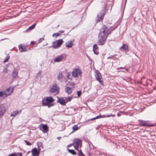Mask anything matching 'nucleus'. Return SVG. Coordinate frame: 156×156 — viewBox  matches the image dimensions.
I'll return each instance as SVG.
<instances>
[{
	"instance_id": "obj_15",
	"label": "nucleus",
	"mask_w": 156,
	"mask_h": 156,
	"mask_svg": "<svg viewBox=\"0 0 156 156\" xmlns=\"http://www.w3.org/2000/svg\"><path fill=\"white\" fill-rule=\"evenodd\" d=\"M21 110H20L19 111H18L17 110L14 111L12 112L10 115L14 117L18 114L19 113H20L21 112Z\"/></svg>"
},
{
	"instance_id": "obj_5",
	"label": "nucleus",
	"mask_w": 156,
	"mask_h": 156,
	"mask_svg": "<svg viewBox=\"0 0 156 156\" xmlns=\"http://www.w3.org/2000/svg\"><path fill=\"white\" fill-rule=\"evenodd\" d=\"M105 12L104 11H102L97 15L96 18V21L97 23L102 21L105 15Z\"/></svg>"
},
{
	"instance_id": "obj_41",
	"label": "nucleus",
	"mask_w": 156,
	"mask_h": 156,
	"mask_svg": "<svg viewBox=\"0 0 156 156\" xmlns=\"http://www.w3.org/2000/svg\"><path fill=\"white\" fill-rule=\"evenodd\" d=\"M9 156H17V155L14 154H10Z\"/></svg>"
},
{
	"instance_id": "obj_50",
	"label": "nucleus",
	"mask_w": 156,
	"mask_h": 156,
	"mask_svg": "<svg viewBox=\"0 0 156 156\" xmlns=\"http://www.w3.org/2000/svg\"><path fill=\"white\" fill-rule=\"evenodd\" d=\"M126 72H127L128 71V70L127 69H126Z\"/></svg>"
},
{
	"instance_id": "obj_45",
	"label": "nucleus",
	"mask_w": 156,
	"mask_h": 156,
	"mask_svg": "<svg viewBox=\"0 0 156 156\" xmlns=\"http://www.w3.org/2000/svg\"><path fill=\"white\" fill-rule=\"evenodd\" d=\"M19 156H22V154L21 153H20L19 154Z\"/></svg>"
},
{
	"instance_id": "obj_31",
	"label": "nucleus",
	"mask_w": 156,
	"mask_h": 156,
	"mask_svg": "<svg viewBox=\"0 0 156 156\" xmlns=\"http://www.w3.org/2000/svg\"><path fill=\"white\" fill-rule=\"evenodd\" d=\"M71 76L70 74L68 72H67V77L68 79H70L71 80H72V78H70V76Z\"/></svg>"
},
{
	"instance_id": "obj_1",
	"label": "nucleus",
	"mask_w": 156,
	"mask_h": 156,
	"mask_svg": "<svg viewBox=\"0 0 156 156\" xmlns=\"http://www.w3.org/2000/svg\"><path fill=\"white\" fill-rule=\"evenodd\" d=\"M117 27H114L113 28L109 29L105 25L102 26L101 29L98 35V43L99 45H102L104 44L109 34L113 30L116 29Z\"/></svg>"
},
{
	"instance_id": "obj_21",
	"label": "nucleus",
	"mask_w": 156,
	"mask_h": 156,
	"mask_svg": "<svg viewBox=\"0 0 156 156\" xmlns=\"http://www.w3.org/2000/svg\"><path fill=\"white\" fill-rule=\"evenodd\" d=\"M79 129V127L77 126V125H74L72 127V129L74 130L71 133H73L74 131L77 130Z\"/></svg>"
},
{
	"instance_id": "obj_11",
	"label": "nucleus",
	"mask_w": 156,
	"mask_h": 156,
	"mask_svg": "<svg viewBox=\"0 0 156 156\" xmlns=\"http://www.w3.org/2000/svg\"><path fill=\"white\" fill-rule=\"evenodd\" d=\"M99 49V48L97 44H95L93 45V51L94 54L98 55L99 52L98 50Z\"/></svg>"
},
{
	"instance_id": "obj_16",
	"label": "nucleus",
	"mask_w": 156,
	"mask_h": 156,
	"mask_svg": "<svg viewBox=\"0 0 156 156\" xmlns=\"http://www.w3.org/2000/svg\"><path fill=\"white\" fill-rule=\"evenodd\" d=\"M57 101L62 105H64L65 104V99L63 98H58Z\"/></svg>"
},
{
	"instance_id": "obj_18",
	"label": "nucleus",
	"mask_w": 156,
	"mask_h": 156,
	"mask_svg": "<svg viewBox=\"0 0 156 156\" xmlns=\"http://www.w3.org/2000/svg\"><path fill=\"white\" fill-rule=\"evenodd\" d=\"M72 89L71 87H67L65 88V91L68 94H71L72 92Z\"/></svg>"
},
{
	"instance_id": "obj_43",
	"label": "nucleus",
	"mask_w": 156,
	"mask_h": 156,
	"mask_svg": "<svg viewBox=\"0 0 156 156\" xmlns=\"http://www.w3.org/2000/svg\"><path fill=\"white\" fill-rule=\"evenodd\" d=\"M79 156H85L84 155L83 153H81L80 154H79Z\"/></svg>"
},
{
	"instance_id": "obj_44",
	"label": "nucleus",
	"mask_w": 156,
	"mask_h": 156,
	"mask_svg": "<svg viewBox=\"0 0 156 156\" xmlns=\"http://www.w3.org/2000/svg\"><path fill=\"white\" fill-rule=\"evenodd\" d=\"M72 145H73V144H70L67 146V147H68L70 146H72Z\"/></svg>"
},
{
	"instance_id": "obj_19",
	"label": "nucleus",
	"mask_w": 156,
	"mask_h": 156,
	"mask_svg": "<svg viewBox=\"0 0 156 156\" xmlns=\"http://www.w3.org/2000/svg\"><path fill=\"white\" fill-rule=\"evenodd\" d=\"M63 75L62 73H59L58 74L57 76V78L58 80L60 81L61 82L62 81V79Z\"/></svg>"
},
{
	"instance_id": "obj_46",
	"label": "nucleus",
	"mask_w": 156,
	"mask_h": 156,
	"mask_svg": "<svg viewBox=\"0 0 156 156\" xmlns=\"http://www.w3.org/2000/svg\"><path fill=\"white\" fill-rule=\"evenodd\" d=\"M57 138L58 140H59V139H60L61 138V137H57Z\"/></svg>"
},
{
	"instance_id": "obj_4",
	"label": "nucleus",
	"mask_w": 156,
	"mask_h": 156,
	"mask_svg": "<svg viewBox=\"0 0 156 156\" xmlns=\"http://www.w3.org/2000/svg\"><path fill=\"white\" fill-rule=\"evenodd\" d=\"M73 144L75 149L77 150L78 149L80 145V147L81 146L82 141L78 139H75L74 140Z\"/></svg>"
},
{
	"instance_id": "obj_22",
	"label": "nucleus",
	"mask_w": 156,
	"mask_h": 156,
	"mask_svg": "<svg viewBox=\"0 0 156 156\" xmlns=\"http://www.w3.org/2000/svg\"><path fill=\"white\" fill-rule=\"evenodd\" d=\"M36 25V24H34L31 26H30L27 30V31H28L29 30H31L34 28L35 26Z\"/></svg>"
},
{
	"instance_id": "obj_28",
	"label": "nucleus",
	"mask_w": 156,
	"mask_h": 156,
	"mask_svg": "<svg viewBox=\"0 0 156 156\" xmlns=\"http://www.w3.org/2000/svg\"><path fill=\"white\" fill-rule=\"evenodd\" d=\"M68 150L69 153H71L72 154L75 155L76 154V152L73 150L68 149Z\"/></svg>"
},
{
	"instance_id": "obj_29",
	"label": "nucleus",
	"mask_w": 156,
	"mask_h": 156,
	"mask_svg": "<svg viewBox=\"0 0 156 156\" xmlns=\"http://www.w3.org/2000/svg\"><path fill=\"white\" fill-rule=\"evenodd\" d=\"M121 48L124 50H127L128 49V46L126 44H123Z\"/></svg>"
},
{
	"instance_id": "obj_25",
	"label": "nucleus",
	"mask_w": 156,
	"mask_h": 156,
	"mask_svg": "<svg viewBox=\"0 0 156 156\" xmlns=\"http://www.w3.org/2000/svg\"><path fill=\"white\" fill-rule=\"evenodd\" d=\"M52 45L50 47H49V48H50L51 47H53V48H58L59 47L57 46V43H56L55 42H53L52 44Z\"/></svg>"
},
{
	"instance_id": "obj_3",
	"label": "nucleus",
	"mask_w": 156,
	"mask_h": 156,
	"mask_svg": "<svg viewBox=\"0 0 156 156\" xmlns=\"http://www.w3.org/2000/svg\"><path fill=\"white\" fill-rule=\"evenodd\" d=\"M82 72L81 70L77 68L73 69L72 72V76L75 78L78 77L79 76L81 77L82 76Z\"/></svg>"
},
{
	"instance_id": "obj_48",
	"label": "nucleus",
	"mask_w": 156,
	"mask_h": 156,
	"mask_svg": "<svg viewBox=\"0 0 156 156\" xmlns=\"http://www.w3.org/2000/svg\"><path fill=\"white\" fill-rule=\"evenodd\" d=\"M106 117H110V115H107L106 116Z\"/></svg>"
},
{
	"instance_id": "obj_26",
	"label": "nucleus",
	"mask_w": 156,
	"mask_h": 156,
	"mask_svg": "<svg viewBox=\"0 0 156 156\" xmlns=\"http://www.w3.org/2000/svg\"><path fill=\"white\" fill-rule=\"evenodd\" d=\"M100 117H101L100 116V115H98V116H96V117L94 118H93L90 119H88V120H87L86 122H89L90 121H93V120H94L95 119L100 118Z\"/></svg>"
},
{
	"instance_id": "obj_8",
	"label": "nucleus",
	"mask_w": 156,
	"mask_h": 156,
	"mask_svg": "<svg viewBox=\"0 0 156 156\" xmlns=\"http://www.w3.org/2000/svg\"><path fill=\"white\" fill-rule=\"evenodd\" d=\"M14 88L12 87H10L7 89L5 93V97H6L9 95L12 92Z\"/></svg>"
},
{
	"instance_id": "obj_24",
	"label": "nucleus",
	"mask_w": 156,
	"mask_h": 156,
	"mask_svg": "<svg viewBox=\"0 0 156 156\" xmlns=\"http://www.w3.org/2000/svg\"><path fill=\"white\" fill-rule=\"evenodd\" d=\"M18 74V72L15 70H13L12 73V76L13 77H16Z\"/></svg>"
},
{
	"instance_id": "obj_30",
	"label": "nucleus",
	"mask_w": 156,
	"mask_h": 156,
	"mask_svg": "<svg viewBox=\"0 0 156 156\" xmlns=\"http://www.w3.org/2000/svg\"><path fill=\"white\" fill-rule=\"evenodd\" d=\"M24 141L26 143L27 145L30 146L31 145V144L29 141L27 140H24Z\"/></svg>"
},
{
	"instance_id": "obj_2",
	"label": "nucleus",
	"mask_w": 156,
	"mask_h": 156,
	"mask_svg": "<svg viewBox=\"0 0 156 156\" xmlns=\"http://www.w3.org/2000/svg\"><path fill=\"white\" fill-rule=\"evenodd\" d=\"M94 76L96 80L98 81L101 84L103 85L104 84L103 79L101 74L99 71L98 70H96L95 71Z\"/></svg>"
},
{
	"instance_id": "obj_40",
	"label": "nucleus",
	"mask_w": 156,
	"mask_h": 156,
	"mask_svg": "<svg viewBox=\"0 0 156 156\" xmlns=\"http://www.w3.org/2000/svg\"><path fill=\"white\" fill-rule=\"evenodd\" d=\"M78 152H78V154L79 155V154H80L81 153H83L82 152V151L81 150H78Z\"/></svg>"
},
{
	"instance_id": "obj_6",
	"label": "nucleus",
	"mask_w": 156,
	"mask_h": 156,
	"mask_svg": "<svg viewBox=\"0 0 156 156\" xmlns=\"http://www.w3.org/2000/svg\"><path fill=\"white\" fill-rule=\"evenodd\" d=\"M47 102H44V100L42 101V105L44 106H47L48 104L54 101V99L51 97H48L46 98Z\"/></svg>"
},
{
	"instance_id": "obj_36",
	"label": "nucleus",
	"mask_w": 156,
	"mask_h": 156,
	"mask_svg": "<svg viewBox=\"0 0 156 156\" xmlns=\"http://www.w3.org/2000/svg\"><path fill=\"white\" fill-rule=\"evenodd\" d=\"M4 94V93L2 91H0V97L2 96Z\"/></svg>"
},
{
	"instance_id": "obj_42",
	"label": "nucleus",
	"mask_w": 156,
	"mask_h": 156,
	"mask_svg": "<svg viewBox=\"0 0 156 156\" xmlns=\"http://www.w3.org/2000/svg\"><path fill=\"white\" fill-rule=\"evenodd\" d=\"M100 116L101 117L100 118H105V117H106V116H105L104 115H100Z\"/></svg>"
},
{
	"instance_id": "obj_34",
	"label": "nucleus",
	"mask_w": 156,
	"mask_h": 156,
	"mask_svg": "<svg viewBox=\"0 0 156 156\" xmlns=\"http://www.w3.org/2000/svg\"><path fill=\"white\" fill-rule=\"evenodd\" d=\"M81 92L80 91H78L77 92V96L78 97H80L81 95Z\"/></svg>"
},
{
	"instance_id": "obj_47",
	"label": "nucleus",
	"mask_w": 156,
	"mask_h": 156,
	"mask_svg": "<svg viewBox=\"0 0 156 156\" xmlns=\"http://www.w3.org/2000/svg\"><path fill=\"white\" fill-rule=\"evenodd\" d=\"M120 71H121V72H125V71H118V72H120Z\"/></svg>"
},
{
	"instance_id": "obj_13",
	"label": "nucleus",
	"mask_w": 156,
	"mask_h": 156,
	"mask_svg": "<svg viewBox=\"0 0 156 156\" xmlns=\"http://www.w3.org/2000/svg\"><path fill=\"white\" fill-rule=\"evenodd\" d=\"M57 85L56 84H54L52 86V87L51 88L50 90V92L51 93H53L55 92L57 89Z\"/></svg>"
},
{
	"instance_id": "obj_23",
	"label": "nucleus",
	"mask_w": 156,
	"mask_h": 156,
	"mask_svg": "<svg viewBox=\"0 0 156 156\" xmlns=\"http://www.w3.org/2000/svg\"><path fill=\"white\" fill-rule=\"evenodd\" d=\"M65 103H67L69 101H70L72 99V98L70 97H65Z\"/></svg>"
},
{
	"instance_id": "obj_33",
	"label": "nucleus",
	"mask_w": 156,
	"mask_h": 156,
	"mask_svg": "<svg viewBox=\"0 0 156 156\" xmlns=\"http://www.w3.org/2000/svg\"><path fill=\"white\" fill-rule=\"evenodd\" d=\"M44 40V38H40V39L38 40L37 43H40L41 42Z\"/></svg>"
},
{
	"instance_id": "obj_39",
	"label": "nucleus",
	"mask_w": 156,
	"mask_h": 156,
	"mask_svg": "<svg viewBox=\"0 0 156 156\" xmlns=\"http://www.w3.org/2000/svg\"><path fill=\"white\" fill-rule=\"evenodd\" d=\"M125 69V67H119V68H116V69L117 70H119V69Z\"/></svg>"
},
{
	"instance_id": "obj_14",
	"label": "nucleus",
	"mask_w": 156,
	"mask_h": 156,
	"mask_svg": "<svg viewBox=\"0 0 156 156\" xmlns=\"http://www.w3.org/2000/svg\"><path fill=\"white\" fill-rule=\"evenodd\" d=\"M19 49L20 51L21 52H24L27 50V48L21 44L19 46Z\"/></svg>"
},
{
	"instance_id": "obj_12",
	"label": "nucleus",
	"mask_w": 156,
	"mask_h": 156,
	"mask_svg": "<svg viewBox=\"0 0 156 156\" xmlns=\"http://www.w3.org/2000/svg\"><path fill=\"white\" fill-rule=\"evenodd\" d=\"M32 155L33 156H38L39 155V153H38L37 149L36 148H33L31 151Z\"/></svg>"
},
{
	"instance_id": "obj_10",
	"label": "nucleus",
	"mask_w": 156,
	"mask_h": 156,
	"mask_svg": "<svg viewBox=\"0 0 156 156\" xmlns=\"http://www.w3.org/2000/svg\"><path fill=\"white\" fill-rule=\"evenodd\" d=\"M64 59V56L62 55H58L55 58L54 60V61L55 62H59L62 61Z\"/></svg>"
},
{
	"instance_id": "obj_51",
	"label": "nucleus",
	"mask_w": 156,
	"mask_h": 156,
	"mask_svg": "<svg viewBox=\"0 0 156 156\" xmlns=\"http://www.w3.org/2000/svg\"><path fill=\"white\" fill-rule=\"evenodd\" d=\"M33 43H34L33 42H31V44Z\"/></svg>"
},
{
	"instance_id": "obj_35",
	"label": "nucleus",
	"mask_w": 156,
	"mask_h": 156,
	"mask_svg": "<svg viewBox=\"0 0 156 156\" xmlns=\"http://www.w3.org/2000/svg\"><path fill=\"white\" fill-rule=\"evenodd\" d=\"M54 105L53 104H48L47 106H48V108H50L52 106H53Z\"/></svg>"
},
{
	"instance_id": "obj_32",
	"label": "nucleus",
	"mask_w": 156,
	"mask_h": 156,
	"mask_svg": "<svg viewBox=\"0 0 156 156\" xmlns=\"http://www.w3.org/2000/svg\"><path fill=\"white\" fill-rule=\"evenodd\" d=\"M59 35H60V34H59L58 33H57L53 34L52 36L53 37H54V36H55L56 37H57Z\"/></svg>"
},
{
	"instance_id": "obj_38",
	"label": "nucleus",
	"mask_w": 156,
	"mask_h": 156,
	"mask_svg": "<svg viewBox=\"0 0 156 156\" xmlns=\"http://www.w3.org/2000/svg\"><path fill=\"white\" fill-rule=\"evenodd\" d=\"M41 71H39L37 74V76H38L41 75Z\"/></svg>"
},
{
	"instance_id": "obj_9",
	"label": "nucleus",
	"mask_w": 156,
	"mask_h": 156,
	"mask_svg": "<svg viewBox=\"0 0 156 156\" xmlns=\"http://www.w3.org/2000/svg\"><path fill=\"white\" fill-rule=\"evenodd\" d=\"M6 112V108L3 105H0V116L3 115Z\"/></svg>"
},
{
	"instance_id": "obj_20",
	"label": "nucleus",
	"mask_w": 156,
	"mask_h": 156,
	"mask_svg": "<svg viewBox=\"0 0 156 156\" xmlns=\"http://www.w3.org/2000/svg\"><path fill=\"white\" fill-rule=\"evenodd\" d=\"M64 41L62 40V39H61L59 40H58L57 41V46L59 47L61 45H62V43H63Z\"/></svg>"
},
{
	"instance_id": "obj_17",
	"label": "nucleus",
	"mask_w": 156,
	"mask_h": 156,
	"mask_svg": "<svg viewBox=\"0 0 156 156\" xmlns=\"http://www.w3.org/2000/svg\"><path fill=\"white\" fill-rule=\"evenodd\" d=\"M73 45V42H72V41H68L66 43V47L68 48H71L72 47Z\"/></svg>"
},
{
	"instance_id": "obj_49",
	"label": "nucleus",
	"mask_w": 156,
	"mask_h": 156,
	"mask_svg": "<svg viewBox=\"0 0 156 156\" xmlns=\"http://www.w3.org/2000/svg\"><path fill=\"white\" fill-rule=\"evenodd\" d=\"M64 31H61V33H64Z\"/></svg>"
},
{
	"instance_id": "obj_37",
	"label": "nucleus",
	"mask_w": 156,
	"mask_h": 156,
	"mask_svg": "<svg viewBox=\"0 0 156 156\" xmlns=\"http://www.w3.org/2000/svg\"><path fill=\"white\" fill-rule=\"evenodd\" d=\"M9 59V57L8 58H7L6 59H5L4 60V62H8Z\"/></svg>"
},
{
	"instance_id": "obj_27",
	"label": "nucleus",
	"mask_w": 156,
	"mask_h": 156,
	"mask_svg": "<svg viewBox=\"0 0 156 156\" xmlns=\"http://www.w3.org/2000/svg\"><path fill=\"white\" fill-rule=\"evenodd\" d=\"M42 128L45 131H47L48 130V126L46 124L43 125L42 126Z\"/></svg>"
},
{
	"instance_id": "obj_7",
	"label": "nucleus",
	"mask_w": 156,
	"mask_h": 156,
	"mask_svg": "<svg viewBox=\"0 0 156 156\" xmlns=\"http://www.w3.org/2000/svg\"><path fill=\"white\" fill-rule=\"evenodd\" d=\"M139 125L141 126H151L147 121L138 120Z\"/></svg>"
}]
</instances>
